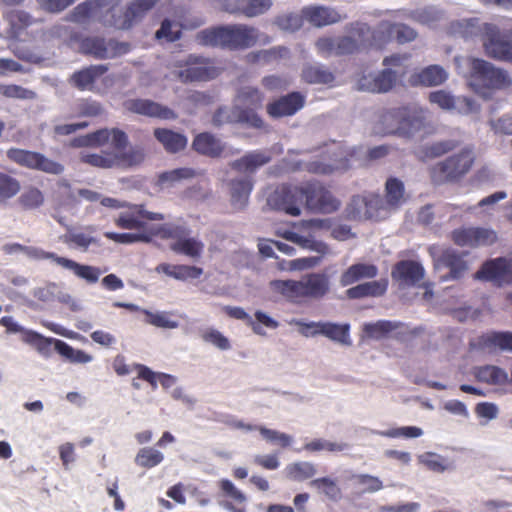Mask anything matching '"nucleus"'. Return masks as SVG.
<instances>
[{"mask_svg":"<svg viewBox=\"0 0 512 512\" xmlns=\"http://www.w3.org/2000/svg\"><path fill=\"white\" fill-rule=\"evenodd\" d=\"M111 141L113 151L101 153H82L81 162L93 167L109 169L113 167L128 168L139 165L145 158L141 148L124 151L128 145L127 134L119 128H102L85 136L74 139L75 147H102Z\"/></svg>","mask_w":512,"mask_h":512,"instance_id":"obj_1","label":"nucleus"},{"mask_svg":"<svg viewBox=\"0 0 512 512\" xmlns=\"http://www.w3.org/2000/svg\"><path fill=\"white\" fill-rule=\"evenodd\" d=\"M347 35L320 37L315 42L317 52L323 57L353 55L372 47L377 48L376 34L363 22H352L346 27Z\"/></svg>","mask_w":512,"mask_h":512,"instance_id":"obj_2","label":"nucleus"},{"mask_svg":"<svg viewBox=\"0 0 512 512\" xmlns=\"http://www.w3.org/2000/svg\"><path fill=\"white\" fill-rule=\"evenodd\" d=\"M160 0H135L126 8L123 16L115 17V7L110 5L109 0H86L78 4L71 13L75 22H85L90 18L99 16L103 10L113 12L112 19L107 20L110 26L117 29H129L150 11Z\"/></svg>","mask_w":512,"mask_h":512,"instance_id":"obj_3","label":"nucleus"},{"mask_svg":"<svg viewBox=\"0 0 512 512\" xmlns=\"http://www.w3.org/2000/svg\"><path fill=\"white\" fill-rule=\"evenodd\" d=\"M258 30L246 24L216 26L201 30L196 35L199 44L228 50H244L258 40Z\"/></svg>","mask_w":512,"mask_h":512,"instance_id":"obj_4","label":"nucleus"},{"mask_svg":"<svg viewBox=\"0 0 512 512\" xmlns=\"http://www.w3.org/2000/svg\"><path fill=\"white\" fill-rule=\"evenodd\" d=\"M355 149L333 143L321 151L315 159L305 164V170L312 174L331 175L348 170L355 158Z\"/></svg>","mask_w":512,"mask_h":512,"instance_id":"obj_5","label":"nucleus"},{"mask_svg":"<svg viewBox=\"0 0 512 512\" xmlns=\"http://www.w3.org/2000/svg\"><path fill=\"white\" fill-rule=\"evenodd\" d=\"M470 85L477 93L486 94L487 90H501L511 85L508 73L492 63L473 58L470 65Z\"/></svg>","mask_w":512,"mask_h":512,"instance_id":"obj_6","label":"nucleus"},{"mask_svg":"<svg viewBox=\"0 0 512 512\" xmlns=\"http://www.w3.org/2000/svg\"><path fill=\"white\" fill-rule=\"evenodd\" d=\"M474 156L471 149L464 148L443 161H439L428 169L431 181L436 184L456 182L472 168Z\"/></svg>","mask_w":512,"mask_h":512,"instance_id":"obj_7","label":"nucleus"},{"mask_svg":"<svg viewBox=\"0 0 512 512\" xmlns=\"http://www.w3.org/2000/svg\"><path fill=\"white\" fill-rule=\"evenodd\" d=\"M383 122H395V128L389 133L411 137L426 126V112L423 109H408L401 107L388 111L383 115Z\"/></svg>","mask_w":512,"mask_h":512,"instance_id":"obj_8","label":"nucleus"},{"mask_svg":"<svg viewBox=\"0 0 512 512\" xmlns=\"http://www.w3.org/2000/svg\"><path fill=\"white\" fill-rule=\"evenodd\" d=\"M483 47L488 57L512 63V29L500 30L496 25L486 23Z\"/></svg>","mask_w":512,"mask_h":512,"instance_id":"obj_9","label":"nucleus"},{"mask_svg":"<svg viewBox=\"0 0 512 512\" xmlns=\"http://www.w3.org/2000/svg\"><path fill=\"white\" fill-rule=\"evenodd\" d=\"M304 183L300 185H278L267 198L268 206L276 211L284 212L290 216L301 214V204L304 199Z\"/></svg>","mask_w":512,"mask_h":512,"instance_id":"obj_10","label":"nucleus"},{"mask_svg":"<svg viewBox=\"0 0 512 512\" xmlns=\"http://www.w3.org/2000/svg\"><path fill=\"white\" fill-rule=\"evenodd\" d=\"M6 156L11 162L30 170L52 175H60L64 171V166L61 163L46 157L40 152L10 148L7 150Z\"/></svg>","mask_w":512,"mask_h":512,"instance_id":"obj_11","label":"nucleus"},{"mask_svg":"<svg viewBox=\"0 0 512 512\" xmlns=\"http://www.w3.org/2000/svg\"><path fill=\"white\" fill-rule=\"evenodd\" d=\"M125 208L127 210L119 213L114 219V224L120 229L144 232L148 229V221L164 219L163 214L147 211L142 204L127 203Z\"/></svg>","mask_w":512,"mask_h":512,"instance_id":"obj_12","label":"nucleus"},{"mask_svg":"<svg viewBox=\"0 0 512 512\" xmlns=\"http://www.w3.org/2000/svg\"><path fill=\"white\" fill-rule=\"evenodd\" d=\"M302 192L306 207L312 211L332 213L340 207V201L318 181L304 182Z\"/></svg>","mask_w":512,"mask_h":512,"instance_id":"obj_13","label":"nucleus"},{"mask_svg":"<svg viewBox=\"0 0 512 512\" xmlns=\"http://www.w3.org/2000/svg\"><path fill=\"white\" fill-rule=\"evenodd\" d=\"M213 124L222 126L224 124L241 123L255 129H263L265 123L263 119L254 112L253 109H244L241 106L220 107L213 115Z\"/></svg>","mask_w":512,"mask_h":512,"instance_id":"obj_14","label":"nucleus"},{"mask_svg":"<svg viewBox=\"0 0 512 512\" xmlns=\"http://www.w3.org/2000/svg\"><path fill=\"white\" fill-rule=\"evenodd\" d=\"M475 278L493 282L497 286L512 284V259L498 257L485 261Z\"/></svg>","mask_w":512,"mask_h":512,"instance_id":"obj_15","label":"nucleus"},{"mask_svg":"<svg viewBox=\"0 0 512 512\" xmlns=\"http://www.w3.org/2000/svg\"><path fill=\"white\" fill-rule=\"evenodd\" d=\"M301 326L300 332L304 336H316L323 335L332 341L350 345V325L349 324H337L332 322H310V323H298Z\"/></svg>","mask_w":512,"mask_h":512,"instance_id":"obj_16","label":"nucleus"},{"mask_svg":"<svg viewBox=\"0 0 512 512\" xmlns=\"http://www.w3.org/2000/svg\"><path fill=\"white\" fill-rule=\"evenodd\" d=\"M452 241L461 247L492 245L497 241V233L483 227H462L452 231Z\"/></svg>","mask_w":512,"mask_h":512,"instance_id":"obj_17","label":"nucleus"},{"mask_svg":"<svg viewBox=\"0 0 512 512\" xmlns=\"http://www.w3.org/2000/svg\"><path fill=\"white\" fill-rule=\"evenodd\" d=\"M435 269L441 273L442 281L458 280L463 277L468 269L463 256L452 249L444 250L435 260Z\"/></svg>","mask_w":512,"mask_h":512,"instance_id":"obj_18","label":"nucleus"},{"mask_svg":"<svg viewBox=\"0 0 512 512\" xmlns=\"http://www.w3.org/2000/svg\"><path fill=\"white\" fill-rule=\"evenodd\" d=\"M79 49L82 54L100 60L114 58L127 51L125 44H118L112 40L106 42L101 37H86L82 39Z\"/></svg>","mask_w":512,"mask_h":512,"instance_id":"obj_19","label":"nucleus"},{"mask_svg":"<svg viewBox=\"0 0 512 512\" xmlns=\"http://www.w3.org/2000/svg\"><path fill=\"white\" fill-rule=\"evenodd\" d=\"M123 107L128 112L149 118L161 120H175L177 118V114L172 109L150 99H128L124 101Z\"/></svg>","mask_w":512,"mask_h":512,"instance_id":"obj_20","label":"nucleus"},{"mask_svg":"<svg viewBox=\"0 0 512 512\" xmlns=\"http://www.w3.org/2000/svg\"><path fill=\"white\" fill-rule=\"evenodd\" d=\"M109 70L106 64H96L76 70L69 77V84L79 91L98 92L97 81Z\"/></svg>","mask_w":512,"mask_h":512,"instance_id":"obj_21","label":"nucleus"},{"mask_svg":"<svg viewBox=\"0 0 512 512\" xmlns=\"http://www.w3.org/2000/svg\"><path fill=\"white\" fill-rule=\"evenodd\" d=\"M272 7V0H219V8L230 14L248 18L266 13Z\"/></svg>","mask_w":512,"mask_h":512,"instance_id":"obj_22","label":"nucleus"},{"mask_svg":"<svg viewBox=\"0 0 512 512\" xmlns=\"http://www.w3.org/2000/svg\"><path fill=\"white\" fill-rule=\"evenodd\" d=\"M374 33L376 34L377 49H382L394 35L401 44L413 41L417 36L415 30L411 27L389 21H382L377 29L374 30Z\"/></svg>","mask_w":512,"mask_h":512,"instance_id":"obj_23","label":"nucleus"},{"mask_svg":"<svg viewBox=\"0 0 512 512\" xmlns=\"http://www.w3.org/2000/svg\"><path fill=\"white\" fill-rule=\"evenodd\" d=\"M305 105V96L300 92H291L281 96L266 106L267 114L274 119L293 116Z\"/></svg>","mask_w":512,"mask_h":512,"instance_id":"obj_24","label":"nucleus"},{"mask_svg":"<svg viewBox=\"0 0 512 512\" xmlns=\"http://www.w3.org/2000/svg\"><path fill=\"white\" fill-rule=\"evenodd\" d=\"M472 350L493 352L496 350L512 351V332L490 331L472 339Z\"/></svg>","mask_w":512,"mask_h":512,"instance_id":"obj_25","label":"nucleus"},{"mask_svg":"<svg viewBox=\"0 0 512 512\" xmlns=\"http://www.w3.org/2000/svg\"><path fill=\"white\" fill-rule=\"evenodd\" d=\"M302 17L314 27H325L346 19L337 9L324 5H309L302 8Z\"/></svg>","mask_w":512,"mask_h":512,"instance_id":"obj_26","label":"nucleus"},{"mask_svg":"<svg viewBox=\"0 0 512 512\" xmlns=\"http://www.w3.org/2000/svg\"><path fill=\"white\" fill-rule=\"evenodd\" d=\"M425 275L423 266L414 260H401L397 262L391 272L392 279L401 287H413Z\"/></svg>","mask_w":512,"mask_h":512,"instance_id":"obj_27","label":"nucleus"},{"mask_svg":"<svg viewBox=\"0 0 512 512\" xmlns=\"http://www.w3.org/2000/svg\"><path fill=\"white\" fill-rule=\"evenodd\" d=\"M43 257L51 259L61 267L73 271L77 277L84 279L90 284L96 283L101 275V271L97 267L79 264L74 260L58 256L53 252H44Z\"/></svg>","mask_w":512,"mask_h":512,"instance_id":"obj_28","label":"nucleus"},{"mask_svg":"<svg viewBox=\"0 0 512 512\" xmlns=\"http://www.w3.org/2000/svg\"><path fill=\"white\" fill-rule=\"evenodd\" d=\"M396 80V72L387 68L375 76H362L358 81V89L373 93H384L393 88Z\"/></svg>","mask_w":512,"mask_h":512,"instance_id":"obj_29","label":"nucleus"},{"mask_svg":"<svg viewBox=\"0 0 512 512\" xmlns=\"http://www.w3.org/2000/svg\"><path fill=\"white\" fill-rule=\"evenodd\" d=\"M304 297L306 299H320L330 288L329 277L325 273H309L301 277Z\"/></svg>","mask_w":512,"mask_h":512,"instance_id":"obj_30","label":"nucleus"},{"mask_svg":"<svg viewBox=\"0 0 512 512\" xmlns=\"http://www.w3.org/2000/svg\"><path fill=\"white\" fill-rule=\"evenodd\" d=\"M448 78L446 70L440 65H429L410 78L413 86L432 87L443 84Z\"/></svg>","mask_w":512,"mask_h":512,"instance_id":"obj_31","label":"nucleus"},{"mask_svg":"<svg viewBox=\"0 0 512 512\" xmlns=\"http://www.w3.org/2000/svg\"><path fill=\"white\" fill-rule=\"evenodd\" d=\"M192 148L198 154L218 158L224 151V145L220 139L209 132H202L195 136L192 142Z\"/></svg>","mask_w":512,"mask_h":512,"instance_id":"obj_32","label":"nucleus"},{"mask_svg":"<svg viewBox=\"0 0 512 512\" xmlns=\"http://www.w3.org/2000/svg\"><path fill=\"white\" fill-rule=\"evenodd\" d=\"M219 70L215 66L206 63L189 64L178 73L179 79L184 82L208 81L216 78Z\"/></svg>","mask_w":512,"mask_h":512,"instance_id":"obj_33","label":"nucleus"},{"mask_svg":"<svg viewBox=\"0 0 512 512\" xmlns=\"http://www.w3.org/2000/svg\"><path fill=\"white\" fill-rule=\"evenodd\" d=\"M155 139L163 146L166 152L175 154L187 146V137L168 128L154 129Z\"/></svg>","mask_w":512,"mask_h":512,"instance_id":"obj_34","label":"nucleus"},{"mask_svg":"<svg viewBox=\"0 0 512 512\" xmlns=\"http://www.w3.org/2000/svg\"><path fill=\"white\" fill-rule=\"evenodd\" d=\"M302 227L309 231L330 230L331 236L338 241H345L355 236L348 225H337L332 227L330 219H310L302 221Z\"/></svg>","mask_w":512,"mask_h":512,"instance_id":"obj_35","label":"nucleus"},{"mask_svg":"<svg viewBox=\"0 0 512 512\" xmlns=\"http://www.w3.org/2000/svg\"><path fill=\"white\" fill-rule=\"evenodd\" d=\"M156 272L163 273L179 281L198 279L203 274V269L194 265L161 263L156 267Z\"/></svg>","mask_w":512,"mask_h":512,"instance_id":"obj_36","label":"nucleus"},{"mask_svg":"<svg viewBox=\"0 0 512 512\" xmlns=\"http://www.w3.org/2000/svg\"><path fill=\"white\" fill-rule=\"evenodd\" d=\"M473 375L478 382L492 386H503L508 383V373L501 367L495 365L477 366Z\"/></svg>","mask_w":512,"mask_h":512,"instance_id":"obj_37","label":"nucleus"},{"mask_svg":"<svg viewBox=\"0 0 512 512\" xmlns=\"http://www.w3.org/2000/svg\"><path fill=\"white\" fill-rule=\"evenodd\" d=\"M271 161V156L263 151H253L233 161L230 166L233 170L245 173H254L258 168Z\"/></svg>","mask_w":512,"mask_h":512,"instance_id":"obj_38","label":"nucleus"},{"mask_svg":"<svg viewBox=\"0 0 512 512\" xmlns=\"http://www.w3.org/2000/svg\"><path fill=\"white\" fill-rule=\"evenodd\" d=\"M270 288L291 302L300 303L305 300L301 279L273 280L270 282Z\"/></svg>","mask_w":512,"mask_h":512,"instance_id":"obj_39","label":"nucleus"},{"mask_svg":"<svg viewBox=\"0 0 512 512\" xmlns=\"http://www.w3.org/2000/svg\"><path fill=\"white\" fill-rule=\"evenodd\" d=\"M253 189V181L250 177H242L230 181L231 203L236 209H243Z\"/></svg>","mask_w":512,"mask_h":512,"instance_id":"obj_40","label":"nucleus"},{"mask_svg":"<svg viewBox=\"0 0 512 512\" xmlns=\"http://www.w3.org/2000/svg\"><path fill=\"white\" fill-rule=\"evenodd\" d=\"M378 269L373 264L357 263L351 265L340 277V284L343 287L349 286L365 278H374Z\"/></svg>","mask_w":512,"mask_h":512,"instance_id":"obj_41","label":"nucleus"},{"mask_svg":"<svg viewBox=\"0 0 512 512\" xmlns=\"http://www.w3.org/2000/svg\"><path fill=\"white\" fill-rule=\"evenodd\" d=\"M387 286V280L366 282L349 288L346 295L349 299L378 297L385 294Z\"/></svg>","mask_w":512,"mask_h":512,"instance_id":"obj_42","label":"nucleus"},{"mask_svg":"<svg viewBox=\"0 0 512 512\" xmlns=\"http://www.w3.org/2000/svg\"><path fill=\"white\" fill-rule=\"evenodd\" d=\"M381 203L379 195L361 196L357 195L352 198L351 206H353V217L370 219L374 216V211L378 209Z\"/></svg>","mask_w":512,"mask_h":512,"instance_id":"obj_43","label":"nucleus"},{"mask_svg":"<svg viewBox=\"0 0 512 512\" xmlns=\"http://www.w3.org/2000/svg\"><path fill=\"white\" fill-rule=\"evenodd\" d=\"M170 249L176 254L198 259L203 253L204 244L196 238L186 236L180 239V241L171 243Z\"/></svg>","mask_w":512,"mask_h":512,"instance_id":"obj_44","label":"nucleus"},{"mask_svg":"<svg viewBox=\"0 0 512 512\" xmlns=\"http://www.w3.org/2000/svg\"><path fill=\"white\" fill-rule=\"evenodd\" d=\"M236 99L242 108L256 112L263 105L264 94L257 87L244 86L237 91Z\"/></svg>","mask_w":512,"mask_h":512,"instance_id":"obj_45","label":"nucleus"},{"mask_svg":"<svg viewBox=\"0 0 512 512\" xmlns=\"http://www.w3.org/2000/svg\"><path fill=\"white\" fill-rule=\"evenodd\" d=\"M285 238L293 243L298 244L302 248L315 251L321 255H326L330 251V248L326 243L317 240L311 233L308 235H300L295 232H289L286 234Z\"/></svg>","mask_w":512,"mask_h":512,"instance_id":"obj_46","label":"nucleus"},{"mask_svg":"<svg viewBox=\"0 0 512 512\" xmlns=\"http://www.w3.org/2000/svg\"><path fill=\"white\" fill-rule=\"evenodd\" d=\"M404 195V183L396 177H389L385 183V200L387 205L398 208L405 201Z\"/></svg>","mask_w":512,"mask_h":512,"instance_id":"obj_47","label":"nucleus"},{"mask_svg":"<svg viewBox=\"0 0 512 512\" xmlns=\"http://www.w3.org/2000/svg\"><path fill=\"white\" fill-rule=\"evenodd\" d=\"M7 19L9 21L11 31L15 37H20L27 28L37 22L28 12L23 10L11 11Z\"/></svg>","mask_w":512,"mask_h":512,"instance_id":"obj_48","label":"nucleus"},{"mask_svg":"<svg viewBox=\"0 0 512 512\" xmlns=\"http://www.w3.org/2000/svg\"><path fill=\"white\" fill-rule=\"evenodd\" d=\"M302 78L309 84H330L334 81V75L322 66L308 65L302 70Z\"/></svg>","mask_w":512,"mask_h":512,"instance_id":"obj_49","label":"nucleus"},{"mask_svg":"<svg viewBox=\"0 0 512 512\" xmlns=\"http://www.w3.org/2000/svg\"><path fill=\"white\" fill-rule=\"evenodd\" d=\"M21 189V184L15 177L0 172V204L7 203L15 197Z\"/></svg>","mask_w":512,"mask_h":512,"instance_id":"obj_50","label":"nucleus"},{"mask_svg":"<svg viewBox=\"0 0 512 512\" xmlns=\"http://www.w3.org/2000/svg\"><path fill=\"white\" fill-rule=\"evenodd\" d=\"M286 477L294 481H304L316 473L315 466L310 462H295L285 468Z\"/></svg>","mask_w":512,"mask_h":512,"instance_id":"obj_51","label":"nucleus"},{"mask_svg":"<svg viewBox=\"0 0 512 512\" xmlns=\"http://www.w3.org/2000/svg\"><path fill=\"white\" fill-rule=\"evenodd\" d=\"M54 349L60 355L71 360L72 362L88 363L92 359V357L83 350H75L69 344L59 339L54 340Z\"/></svg>","mask_w":512,"mask_h":512,"instance_id":"obj_52","label":"nucleus"},{"mask_svg":"<svg viewBox=\"0 0 512 512\" xmlns=\"http://www.w3.org/2000/svg\"><path fill=\"white\" fill-rule=\"evenodd\" d=\"M163 459L164 455L160 451L152 447H145L138 451L135 463L140 467L150 469L159 465Z\"/></svg>","mask_w":512,"mask_h":512,"instance_id":"obj_53","label":"nucleus"},{"mask_svg":"<svg viewBox=\"0 0 512 512\" xmlns=\"http://www.w3.org/2000/svg\"><path fill=\"white\" fill-rule=\"evenodd\" d=\"M135 369L138 372V378L148 382L153 389L157 387L158 378L160 379V382L164 387H168L171 380L173 379L172 376L165 373L157 374L154 371H152L149 367L143 364H136Z\"/></svg>","mask_w":512,"mask_h":512,"instance_id":"obj_54","label":"nucleus"},{"mask_svg":"<svg viewBox=\"0 0 512 512\" xmlns=\"http://www.w3.org/2000/svg\"><path fill=\"white\" fill-rule=\"evenodd\" d=\"M20 333L22 334L23 341L35 347L39 352H48L51 345H54L55 339L46 338L36 331L23 328V331Z\"/></svg>","mask_w":512,"mask_h":512,"instance_id":"obj_55","label":"nucleus"},{"mask_svg":"<svg viewBox=\"0 0 512 512\" xmlns=\"http://www.w3.org/2000/svg\"><path fill=\"white\" fill-rule=\"evenodd\" d=\"M18 203L25 210L39 208L44 203V195L36 187H29L18 198Z\"/></svg>","mask_w":512,"mask_h":512,"instance_id":"obj_56","label":"nucleus"},{"mask_svg":"<svg viewBox=\"0 0 512 512\" xmlns=\"http://www.w3.org/2000/svg\"><path fill=\"white\" fill-rule=\"evenodd\" d=\"M182 34L181 26L169 19H164L161 23V27L156 32V38L158 40H165L167 42H174L180 39Z\"/></svg>","mask_w":512,"mask_h":512,"instance_id":"obj_57","label":"nucleus"},{"mask_svg":"<svg viewBox=\"0 0 512 512\" xmlns=\"http://www.w3.org/2000/svg\"><path fill=\"white\" fill-rule=\"evenodd\" d=\"M222 310L230 318L245 321L246 324L252 328L254 333L258 335L265 334L262 327L259 326L243 308L234 306H223Z\"/></svg>","mask_w":512,"mask_h":512,"instance_id":"obj_58","label":"nucleus"},{"mask_svg":"<svg viewBox=\"0 0 512 512\" xmlns=\"http://www.w3.org/2000/svg\"><path fill=\"white\" fill-rule=\"evenodd\" d=\"M258 431L262 437L269 443L277 444L282 448H287L292 443V437L286 433L260 426Z\"/></svg>","mask_w":512,"mask_h":512,"instance_id":"obj_59","label":"nucleus"},{"mask_svg":"<svg viewBox=\"0 0 512 512\" xmlns=\"http://www.w3.org/2000/svg\"><path fill=\"white\" fill-rule=\"evenodd\" d=\"M397 328V325L391 321L380 320L376 323H368L364 326V331L369 337L380 339Z\"/></svg>","mask_w":512,"mask_h":512,"instance_id":"obj_60","label":"nucleus"},{"mask_svg":"<svg viewBox=\"0 0 512 512\" xmlns=\"http://www.w3.org/2000/svg\"><path fill=\"white\" fill-rule=\"evenodd\" d=\"M311 486L323 492L330 499H338L341 495V490L336 482L328 477H321L311 481Z\"/></svg>","mask_w":512,"mask_h":512,"instance_id":"obj_61","label":"nucleus"},{"mask_svg":"<svg viewBox=\"0 0 512 512\" xmlns=\"http://www.w3.org/2000/svg\"><path fill=\"white\" fill-rule=\"evenodd\" d=\"M289 56L290 51L285 46H275L270 49L261 50L256 54L257 59L266 64L288 58Z\"/></svg>","mask_w":512,"mask_h":512,"instance_id":"obj_62","label":"nucleus"},{"mask_svg":"<svg viewBox=\"0 0 512 512\" xmlns=\"http://www.w3.org/2000/svg\"><path fill=\"white\" fill-rule=\"evenodd\" d=\"M459 146L456 140H442L434 142L425 148V154L430 157H440Z\"/></svg>","mask_w":512,"mask_h":512,"instance_id":"obj_63","label":"nucleus"},{"mask_svg":"<svg viewBox=\"0 0 512 512\" xmlns=\"http://www.w3.org/2000/svg\"><path fill=\"white\" fill-rule=\"evenodd\" d=\"M489 125L494 134L512 135V115L504 114L497 119L489 121Z\"/></svg>","mask_w":512,"mask_h":512,"instance_id":"obj_64","label":"nucleus"}]
</instances>
